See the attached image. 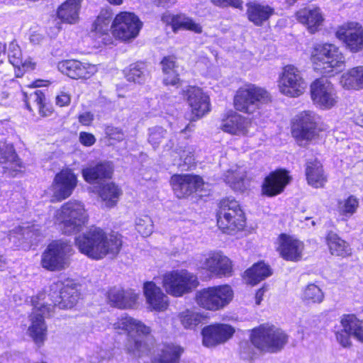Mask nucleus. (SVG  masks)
<instances>
[{"label":"nucleus","instance_id":"36","mask_svg":"<svg viewBox=\"0 0 363 363\" xmlns=\"http://www.w3.org/2000/svg\"><path fill=\"white\" fill-rule=\"evenodd\" d=\"M306 176L308 184L314 188L323 187L327 182L322 164L317 160L307 162Z\"/></svg>","mask_w":363,"mask_h":363},{"label":"nucleus","instance_id":"19","mask_svg":"<svg viewBox=\"0 0 363 363\" xmlns=\"http://www.w3.org/2000/svg\"><path fill=\"white\" fill-rule=\"evenodd\" d=\"M77 185V175L69 169L61 170L57 173L52 184L53 197L57 201L64 200L70 196Z\"/></svg>","mask_w":363,"mask_h":363},{"label":"nucleus","instance_id":"10","mask_svg":"<svg viewBox=\"0 0 363 363\" xmlns=\"http://www.w3.org/2000/svg\"><path fill=\"white\" fill-rule=\"evenodd\" d=\"M316 114L311 111H305L298 114L292 125V135L299 145L305 146L315 139L320 131Z\"/></svg>","mask_w":363,"mask_h":363},{"label":"nucleus","instance_id":"23","mask_svg":"<svg viewBox=\"0 0 363 363\" xmlns=\"http://www.w3.org/2000/svg\"><path fill=\"white\" fill-rule=\"evenodd\" d=\"M234 333V328L227 324L206 326L202 330L203 344L208 347H214L226 342Z\"/></svg>","mask_w":363,"mask_h":363},{"label":"nucleus","instance_id":"51","mask_svg":"<svg viewBox=\"0 0 363 363\" xmlns=\"http://www.w3.org/2000/svg\"><path fill=\"white\" fill-rule=\"evenodd\" d=\"M167 132L162 127L156 126L149 129V143L154 148L157 147L167 138Z\"/></svg>","mask_w":363,"mask_h":363},{"label":"nucleus","instance_id":"42","mask_svg":"<svg viewBox=\"0 0 363 363\" xmlns=\"http://www.w3.org/2000/svg\"><path fill=\"white\" fill-rule=\"evenodd\" d=\"M272 274L269 267L264 262L255 264L245 272V278L251 284H256Z\"/></svg>","mask_w":363,"mask_h":363},{"label":"nucleus","instance_id":"28","mask_svg":"<svg viewBox=\"0 0 363 363\" xmlns=\"http://www.w3.org/2000/svg\"><path fill=\"white\" fill-rule=\"evenodd\" d=\"M274 14V9L264 2L253 1L247 4V18L257 26H262Z\"/></svg>","mask_w":363,"mask_h":363},{"label":"nucleus","instance_id":"48","mask_svg":"<svg viewBox=\"0 0 363 363\" xmlns=\"http://www.w3.org/2000/svg\"><path fill=\"white\" fill-rule=\"evenodd\" d=\"M178 318L184 328L193 329L201 322V316L199 313L186 310L179 313Z\"/></svg>","mask_w":363,"mask_h":363},{"label":"nucleus","instance_id":"50","mask_svg":"<svg viewBox=\"0 0 363 363\" xmlns=\"http://www.w3.org/2000/svg\"><path fill=\"white\" fill-rule=\"evenodd\" d=\"M135 228L143 237L149 236L153 231V222L147 215L139 217L135 220Z\"/></svg>","mask_w":363,"mask_h":363},{"label":"nucleus","instance_id":"61","mask_svg":"<svg viewBox=\"0 0 363 363\" xmlns=\"http://www.w3.org/2000/svg\"><path fill=\"white\" fill-rule=\"evenodd\" d=\"M94 120V116L90 112H85L79 116V121L84 125H89Z\"/></svg>","mask_w":363,"mask_h":363},{"label":"nucleus","instance_id":"1","mask_svg":"<svg viewBox=\"0 0 363 363\" xmlns=\"http://www.w3.org/2000/svg\"><path fill=\"white\" fill-rule=\"evenodd\" d=\"M110 325L115 333L128 335L125 350L133 357L148 355L154 349L155 340L150 335L151 329L142 321L122 315Z\"/></svg>","mask_w":363,"mask_h":363},{"label":"nucleus","instance_id":"2","mask_svg":"<svg viewBox=\"0 0 363 363\" xmlns=\"http://www.w3.org/2000/svg\"><path fill=\"white\" fill-rule=\"evenodd\" d=\"M75 245L81 253L99 260L108 255L116 256L122 247V240L118 233H107L99 227L91 226L75 238Z\"/></svg>","mask_w":363,"mask_h":363},{"label":"nucleus","instance_id":"5","mask_svg":"<svg viewBox=\"0 0 363 363\" xmlns=\"http://www.w3.org/2000/svg\"><path fill=\"white\" fill-rule=\"evenodd\" d=\"M288 340V335L282 329L272 325H261L253 329L251 334L252 345L259 350L267 352L281 351Z\"/></svg>","mask_w":363,"mask_h":363},{"label":"nucleus","instance_id":"17","mask_svg":"<svg viewBox=\"0 0 363 363\" xmlns=\"http://www.w3.org/2000/svg\"><path fill=\"white\" fill-rule=\"evenodd\" d=\"M185 93L191 109V114L188 118L190 121H196L210 111L208 96L201 89L196 86H189Z\"/></svg>","mask_w":363,"mask_h":363},{"label":"nucleus","instance_id":"39","mask_svg":"<svg viewBox=\"0 0 363 363\" xmlns=\"http://www.w3.org/2000/svg\"><path fill=\"white\" fill-rule=\"evenodd\" d=\"M26 105L29 111H32L33 106L42 116H48L52 113V110L47 107L45 94L40 90H35L28 96H26Z\"/></svg>","mask_w":363,"mask_h":363},{"label":"nucleus","instance_id":"59","mask_svg":"<svg viewBox=\"0 0 363 363\" xmlns=\"http://www.w3.org/2000/svg\"><path fill=\"white\" fill-rule=\"evenodd\" d=\"M350 336L351 335L349 333L345 332L344 330L340 332H337L336 334L337 341L345 347L351 345Z\"/></svg>","mask_w":363,"mask_h":363},{"label":"nucleus","instance_id":"20","mask_svg":"<svg viewBox=\"0 0 363 363\" xmlns=\"http://www.w3.org/2000/svg\"><path fill=\"white\" fill-rule=\"evenodd\" d=\"M170 183L177 197L181 199L191 195L201 188L203 182L201 177L194 174H174Z\"/></svg>","mask_w":363,"mask_h":363},{"label":"nucleus","instance_id":"18","mask_svg":"<svg viewBox=\"0 0 363 363\" xmlns=\"http://www.w3.org/2000/svg\"><path fill=\"white\" fill-rule=\"evenodd\" d=\"M200 267L218 277L231 276L233 272L232 262L220 252L208 254L201 259Z\"/></svg>","mask_w":363,"mask_h":363},{"label":"nucleus","instance_id":"49","mask_svg":"<svg viewBox=\"0 0 363 363\" xmlns=\"http://www.w3.org/2000/svg\"><path fill=\"white\" fill-rule=\"evenodd\" d=\"M125 77L129 82L142 83L145 78L144 65L142 63L131 65L125 73Z\"/></svg>","mask_w":363,"mask_h":363},{"label":"nucleus","instance_id":"54","mask_svg":"<svg viewBox=\"0 0 363 363\" xmlns=\"http://www.w3.org/2000/svg\"><path fill=\"white\" fill-rule=\"evenodd\" d=\"M123 289L113 288L110 289L108 293V301L116 307L121 308V306H128L127 303H123Z\"/></svg>","mask_w":363,"mask_h":363},{"label":"nucleus","instance_id":"46","mask_svg":"<svg viewBox=\"0 0 363 363\" xmlns=\"http://www.w3.org/2000/svg\"><path fill=\"white\" fill-rule=\"evenodd\" d=\"M38 231L39 229L35 225L23 223L10 231L9 240H11L13 239V242H16V238L19 240L21 239H25L31 242L33 237L34 235H37L38 234Z\"/></svg>","mask_w":363,"mask_h":363},{"label":"nucleus","instance_id":"9","mask_svg":"<svg viewBox=\"0 0 363 363\" xmlns=\"http://www.w3.org/2000/svg\"><path fill=\"white\" fill-rule=\"evenodd\" d=\"M72 253V247L67 242L54 241L48 246L42 255V267L50 271L65 269L69 264V257Z\"/></svg>","mask_w":363,"mask_h":363},{"label":"nucleus","instance_id":"6","mask_svg":"<svg viewBox=\"0 0 363 363\" xmlns=\"http://www.w3.org/2000/svg\"><path fill=\"white\" fill-rule=\"evenodd\" d=\"M271 101L269 93L264 89L249 84L238 89L234 96L236 110L252 114Z\"/></svg>","mask_w":363,"mask_h":363},{"label":"nucleus","instance_id":"31","mask_svg":"<svg viewBox=\"0 0 363 363\" xmlns=\"http://www.w3.org/2000/svg\"><path fill=\"white\" fill-rule=\"evenodd\" d=\"M83 0H66L57 10V16L62 22L69 24L78 23Z\"/></svg>","mask_w":363,"mask_h":363},{"label":"nucleus","instance_id":"26","mask_svg":"<svg viewBox=\"0 0 363 363\" xmlns=\"http://www.w3.org/2000/svg\"><path fill=\"white\" fill-rule=\"evenodd\" d=\"M290 177L286 171L278 170L271 172L262 184V194L269 197H273L284 191L289 183Z\"/></svg>","mask_w":363,"mask_h":363},{"label":"nucleus","instance_id":"35","mask_svg":"<svg viewBox=\"0 0 363 363\" xmlns=\"http://www.w3.org/2000/svg\"><path fill=\"white\" fill-rule=\"evenodd\" d=\"M340 85L346 90L363 89V66L348 69L340 78Z\"/></svg>","mask_w":363,"mask_h":363},{"label":"nucleus","instance_id":"43","mask_svg":"<svg viewBox=\"0 0 363 363\" xmlns=\"http://www.w3.org/2000/svg\"><path fill=\"white\" fill-rule=\"evenodd\" d=\"M99 194L107 207H112L118 202L121 190L115 184L107 183L100 188Z\"/></svg>","mask_w":363,"mask_h":363},{"label":"nucleus","instance_id":"41","mask_svg":"<svg viewBox=\"0 0 363 363\" xmlns=\"http://www.w3.org/2000/svg\"><path fill=\"white\" fill-rule=\"evenodd\" d=\"M245 177V170L241 167L234 165L225 173L224 180L235 191H242L245 188L244 179Z\"/></svg>","mask_w":363,"mask_h":363},{"label":"nucleus","instance_id":"29","mask_svg":"<svg viewBox=\"0 0 363 363\" xmlns=\"http://www.w3.org/2000/svg\"><path fill=\"white\" fill-rule=\"evenodd\" d=\"M237 217V220L241 216H245L240 205L238 201L232 198H225L220 201L219 210L217 213L218 225H227L229 218Z\"/></svg>","mask_w":363,"mask_h":363},{"label":"nucleus","instance_id":"3","mask_svg":"<svg viewBox=\"0 0 363 363\" xmlns=\"http://www.w3.org/2000/svg\"><path fill=\"white\" fill-rule=\"evenodd\" d=\"M54 223L66 235L77 233L88 223L89 215L84 204L69 200L55 211Z\"/></svg>","mask_w":363,"mask_h":363},{"label":"nucleus","instance_id":"27","mask_svg":"<svg viewBox=\"0 0 363 363\" xmlns=\"http://www.w3.org/2000/svg\"><path fill=\"white\" fill-rule=\"evenodd\" d=\"M143 293L150 311H164L169 306L168 296L153 281L143 284Z\"/></svg>","mask_w":363,"mask_h":363},{"label":"nucleus","instance_id":"45","mask_svg":"<svg viewBox=\"0 0 363 363\" xmlns=\"http://www.w3.org/2000/svg\"><path fill=\"white\" fill-rule=\"evenodd\" d=\"M324 297L322 289L315 284H308L301 294L302 301L308 305L319 304L323 301Z\"/></svg>","mask_w":363,"mask_h":363},{"label":"nucleus","instance_id":"44","mask_svg":"<svg viewBox=\"0 0 363 363\" xmlns=\"http://www.w3.org/2000/svg\"><path fill=\"white\" fill-rule=\"evenodd\" d=\"M162 72L164 74V83L167 85H175L179 82L178 74L176 70V62L174 57H164L161 62Z\"/></svg>","mask_w":363,"mask_h":363},{"label":"nucleus","instance_id":"38","mask_svg":"<svg viewBox=\"0 0 363 363\" xmlns=\"http://www.w3.org/2000/svg\"><path fill=\"white\" fill-rule=\"evenodd\" d=\"M327 242L333 255L345 257L352 254L349 244L335 233L330 232L328 234Z\"/></svg>","mask_w":363,"mask_h":363},{"label":"nucleus","instance_id":"32","mask_svg":"<svg viewBox=\"0 0 363 363\" xmlns=\"http://www.w3.org/2000/svg\"><path fill=\"white\" fill-rule=\"evenodd\" d=\"M0 163L9 172H18L21 167V162L13 145L6 141H0Z\"/></svg>","mask_w":363,"mask_h":363},{"label":"nucleus","instance_id":"13","mask_svg":"<svg viewBox=\"0 0 363 363\" xmlns=\"http://www.w3.org/2000/svg\"><path fill=\"white\" fill-rule=\"evenodd\" d=\"M311 97L313 104L323 110L331 109L339 102L334 84L326 78H319L311 83Z\"/></svg>","mask_w":363,"mask_h":363},{"label":"nucleus","instance_id":"15","mask_svg":"<svg viewBox=\"0 0 363 363\" xmlns=\"http://www.w3.org/2000/svg\"><path fill=\"white\" fill-rule=\"evenodd\" d=\"M50 308L45 303L34 304L33 311L30 316V325L28 329L29 336L34 342L40 347L47 339V325L44 318L50 313Z\"/></svg>","mask_w":363,"mask_h":363},{"label":"nucleus","instance_id":"37","mask_svg":"<svg viewBox=\"0 0 363 363\" xmlns=\"http://www.w3.org/2000/svg\"><path fill=\"white\" fill-rule=\"evenodd\" d=\"M158 352L155 359L159 363H179L183 349L178 345H164L160 346Z\"/></svg>","mask_w":363,"mask_h":363},{"label":"nucleus","instance_id":"57","mask_svg":"<svg viewBox=\"0 0 363 363\" xmlns=\"http://www.w3.org/2000/svg\"><path fill=\"white\" fill-rule=\"evenodd\" d=\"M79 142L84 146L89 147L96 142L94 135L86 132H81L79 137Z\"/></svg>","mask_w":363,"mask_h":363},{"label":"nucleus","instance_id":"14","mask_svg":"<svg viewBox=\"0 0 363 363\" xmlns=\"http://www.w3.org/2000/svg\"><path fill=\"white\" fill-rule=\"evenodd\" d=\"M142 26V22L133 13L121 12L111 23L112 34L123 40L133 39L138 35Z\"/></svg>","mask_w":363,"mask_h":363},{"label":"nucleus","instance_id":"34","mask_svg":"<svg viewBox=\"0 0 363 363\" xmlns=\"http://www.w3.org/2000/svg\"><path fill=\"white\" fill-rule=\"evenodd\" d=\"M113 14L108 10L101 11L96 20L94 21L93 27L94 31L99 38H101V42L105 45L111 44L112 42L109 35L111 28Z\"/></svg>","mask_w":363,"mask_h":363},{"label":"nucleus","instance_id":"30","mask_svg":"<svg viewBox=\"0 0 363 363\" xmlns=\"http://www.w3.org/2000/svg\"><path fill=\"white\" fill-rule=\"evenodd\" d=\"M161 19L164 23L171 25L174 32L179 29H185L196 33H202V26L185 15L174 16L170 13H164Z\"/></svg>","mask_w":363,"mask_h":363},{"label":"nucleus","instance_id":"25","mask_svg":"<svg viewBox=\"0 0 363 363\" xmlns=\"http://www.w3.org/2000/svg\"><path fill=\"white\" fill-rule=\"evenodd\" d=\"M58 69L72 79H89L96 72L94 65L77 60H65L60 62Z\"/></svg>","mask_w":363,"mask_h":363},{"label":"nucleus","instance_id":"4","mask_svg":"<svg viewBox=\"0 0 363 363\" xmlns=\"http://www.w3.org/2000/svg\"><path fill=\"white\" fill-rule=\"evenodd\" d=\"M315 72L325 76H333L345 66V58L340 48L332 43L315 45L311 55Z\"/></svg>","mask_w":363,"mask_h":363},{"label":"nucleus","instance_id":"40","mask_svg":"<svg viewBox=\"0 0 363 363\" xmlns=\"http://www.w3.org/2000/svg\"><path fill=\"white\" fill-rule=\"evenodd\" d=\"M341 324L345 332L363 343V323L354 315H345L342 318Z\"/></svg>","mask_w":363,"mask_h":363},{"label":"nucleus","instance_id":"33","mask_svg":"<svg viewBox=\"0 0 363 363\" xmlns=\"http://www.w3.org/2000/svg\"><path fill=\"white\" fill-rule=\"evenodd\" d=\"M113 168L108 162L99 163L82 169V176L90 184L100 183L103 179L110 178Z\"/></svg>","mask_w":363,"mask_h":363},{"label":"nucleus","instance_id":"16","mask_svg":"<svg viewBox=\"0 0 363 363\" xmlns=\"http://www.w3.org/2000/svg\"><path fill=\"white\" fill-rule=\"evenodd\" d=\"M335 36L351 52L363 50V27L359 23L350 22L342 26L337 30Z\"/></svg>","mask_w":363,"mask_h":363},{"label":"nucleus","instance_id":"62","mask_svg":"<svg viewBox=\"0 0 363 363\" xmlns=\"http://www.w3.org/2000/svg\"><path fill=\"white\" fill-rule=\"evenodd\" d=\"M266 289L262 287L261 289H259L256 294H255V303L257 305H259L261 301H262V298H263V296L266 291Z\"/></svg>","mask_w":363,"mask_h":363},{"label":"nucleus","instance_id":"12","mask_svg":"<svg viewBox=\"0 0 363 363\" xmlns=\"http://www.w3.org/2000/svg\"><path fill=\"white\" fill-rule=\"evenodd\" d=\"M48 297V300L44 303L45 306L50 308V311L54 307L71 308L77 303L79 293L74 284L64 285L62 282H56L50 286Z\"/></svg>","mask_w":363,"mask_h":363},{"label":"nucleus","instance_id":"11","mask_svg":"<svg viewBox=\"0 0 363 363\" xmlns=\"http://www.w3.org/2000/svg\"><path fill=\"white\" fill-rule=\"evenodd\" d=\"M279 92L288 97H298L301 96L307 86V84L301 72L295 66H285L278 79Z\"/></svg>","mask_w":363,"mask_h":363},{"label":"nucleus","instance_id":"47","mask_svg":"<svg viewBox=\"0 0 363 363\" xmlns=\"http://www.w3.org/2000/svg\"><path fill=\"white\" fill-rule=\"evenodd\" d=\"M359 206V200L354 196H350L346 199L339 200L337 202V210L339 213L345 216H352Z\"/></svg>","mask_w":363,"mask_h":363},{"label":"nucleus","instance_id":"56","mask_svg":"<svg viewBox=\"0 0 363 363\" xmlns=\"http://www.w3.org/2000/svg\"><path fill=\"white\" fill-rule=\"evenodd\" d=\"M106 135L113 140L121 141L123 139V133L121 129L113 126H107L105 129Z\"/></svg>","mask_w":363,"mask_h":363},{"label":"nucleus","instance_id":"24","mask_svg":"<svg viewBox=\"0 0 363 363\" xmlns=\"http://www.w3.org/2000/svg\"><path fill=\"white\" fill-rule=\"evenodd\" d=\"M303 249V243L292 236L281 234L279 237L277 251L285 260L292 262L300 260Z\"/></svg>","mask_w":363,"mask_h":363},{"label":"nucleus","instance_id":"8","mask_svg":"<svg viewBox=\"0 0 363 363\" xmlns=\"http://www.w3.org/2000/svg\"><path fill=\"white\" fill-rule=\"evenodd\" d=\"M233 291L228 285L208 287L196 293V303L201 308L216 311L223 309L233 300Z\"/></svg>","mask_w":363,"mask_h":363},{"label":"nucleus","instance_id":"64","mask_svg":"<svg viewBox=\"0 0 363 363\" xmlns=\"http://www.w3.org/2000/svg\"><path fill=\"white\" fill-rule=\"evenodd\" d=\"M354 121H355L356 124H357L359 126L363 127V114L357 116L354 118Z\"/></svg>","mask_w":363,"mask_h":363},{"label":"nucleus","instance_id":"21","mask_svg":"<svg viewBox=\"0 0 363 363\" xmlns=\"http://www.w3.org/2000/svg\"><path fill=\"white\" fill-rule=\"evenodd\" d=\"M220 128L231 135H248L251 132L252 121L236 112H231L221 120Z\"/></svg>","mask_w":363,"mask_h":363},{"label":"nucleus","instance_id":"52","mask_svg":"<svg viewBox=\"0 0 363 363\" xmlns=\"http://www.w3.org/2000/svg\"><path fill=\"white\" fill-rule=\"evenodd\" d=\"M229 223L227 225H218V228L225 233L234 234L244 229L245 226V216L240 217L237 220V217L229 218Z\"/></svg>","mask_w":363,"mask_h":363},{"label":"nucleus","instance_id":"22","mask_svg":"<svg viewBox=\"0 0 363 363\" xmlns=\"http://www.w3.org/2000/svg\"><path fill=\"white\" fill-rule=\"evenodd\" d=\"M296 18L310 33L318 32L324 22V15L320 7L311 5L296 12Z\"/></svg>","mask_w":363,"mask_h":363},{"label":"nucleus","instance_id":"58","mask_svg":"<svg viewBox=\"0 0 363 363\" xmlns=\"http://www.w3.org/2000/svg\"><path fill=\"white\" fill-rule=\"evenodd\" d=\"M211 1L218 6H232L235 8H241L242 2L241 0H211Z\"/></svg>","mask_w":363,"mask_h":363},{"label":"nucleus","instance_id":"53","mask_svg":"<svg viewBox=\"0 0 363 363\" xmlns=\"http://www.w3.org/2000/svg\"><path fill=\"white\" fill-rule=\"evenodd\" d=\"M8 58L9 62L16 67H24L25 63L23 62L22 52L19 46L15 43H11L9 47Z\"/></svg>","mask_w":363,"mask_h":363},{"label":"nucleus","instance_id":"55","mask_svg":"<svg viewBox=\"0 0 363 363\" xmlns=\"http://www.w3.org/2000/svg\"><path fill=\"white\" fill-rule=\"evenodd\" d=\"M123 303H127L128 306H121L122 309L132 308L135 306L139 295L133 289H127L123 291Z\"/></svg>","mask_w":363,"mask_h":363},{"label":"nucleus","instance_id":"60","mask_svg":"<svg viewBox=\"0 0 363 363\" xmlns=\"http://www.w3.org/2000/svg\"><path fill=\"white\" fill-rule=\"evenodd\" d=\"M70 95L65 91H61L56 96V104L60 107L68 106L70 104Z\"/></svg>","mask_w":363,"mask_h":363},{"label":"nucleus","instance_id":"63","mask_svg":"<svg viewBox=\"0 0 363 363\" xmlns=\"http://www.w3.org/2000/svg\"><path fill=\"white\" fill-rule=\"evenodd\" d=\"M159 6H169V4H173L174 3V0H155Z\"/></svg>","mask_w":363,"mask_h":363},{"label":"nucleus","instance_id":"7","mask_svg":"<svg viewBox=\"0 0 363 363\" xmlns=\"http://www.w3.org/2000/svg\"><path fill=\"white\" fill-rule=\"evenodd\" d=\"M199 284L197 276L186 269H174L162 275L164 289L174 297L191 293Z\"/></svg>","mask_w":363,"mask_h":363}]
</instances>
